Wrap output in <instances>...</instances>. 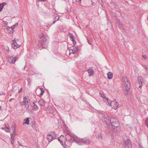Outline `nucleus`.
Segmentation results:
<instances>
[{"label":"nucleus","mask_w":148,"mask_h":148,"mask_svg":"<svg viewBox=\"0 0 148 148\" xmlns=\"http://www.w3.org/2000/svg\"><path fill=\"white\" fill-rule=\"evenodd\" d=\"M47 40L45 38H44V39L40 40L37 44L38 48L42 47L43 48L47 49Z\"/></svg>","instance_id":"1"},{"label":"nucleus","mask_w":148,"mask_h":148,"mask_svg":"<svg viewBox=\"0 0 148 148\" xmlns=\"http://www.w3.org/2000/svg\"><path fill=\"white\" fill-rule=\"evenodd\" d=\"M123 86L127 90H129L130 85L127 78L125 76H124L123 77Z\"/></svg>","instance_id":"2"},{"label":"nucleus","mask_w":148,"mask_h":148,"mask_svg":"<svg viewBox=\"0 0 148 148\" xmlns=\"http://www.w3.org/2000/svg\"><path fill=\"white\" fill-rule=\"evenodd\" d=\"M124 146L125 148H131L132 146L131 142L129 139L127 138L126 140L124 139Z\"/></svg>","instance_id":"3"},{"label":"nucleus","mask_w":148,"mask_h":148,"mask_svg":"<svg viewBox=\"0 0 148 148\" xmlns=\"http://www.w3.org/2000/svg\"><path fill=\"white\" fill-rule=\"evenodd\" d=\"M68 136H70L71 137L70 139L68 140V141L69 142L71 143V142H75L79 145H82L81 143L80 142H78L74 139L72 137V136L70 134V133H67V135H66V140L67 138H68Z\"/></svg>","instance_id":"4"},{"label":"nucleus","mask_w":148,"mask_h":148,"mask_svg":"<svg viewBox=\"0 0 148 148\" xmlns=\"http://www.w3.org/2000/svg\"><path fill=\"white\" fill-rule=\"evenodd\" d=\"M70 50H71L73 54L77 53L78 51V48L73 45L70 48Z\"/></svg>","instance_id":"5"},{"label":"nucleus","mask_w":148,"mask_h":148,"mask_svg":"<svg viewBox=\"0 0 148 148\" xmlns=\"http://www.w3.org/2000/svg\"><path fill=\"white\" fill-rule=\"evenodd\" d=\"M16 57H13V56H11L8 58V61L9 62L14 64L16 61Z\"/></svg>","instance_id":"6"},{"label":"nucleus","mask_w":148,"mask_h":148,"mask_svg":"<svg viewBox=\"0 0 148 148\" xmlns=\"http://www.w3.org/2000/svg\"><path fill=\"white\" fill-rule=\"evenodd\" d=\"M82 142L86 145H89L90 143V140L87 138L85 137L82 139Z\"/></svg>","instance_id":"7"},{"label":"nucleus","mask_w":148,"mask_h":148,"mask_svg":"<svg viewBox=\"0 0 148 148\" xmlns=\"http://www.w3.org/2000/svg\"><path fill=\"white\" fill-rule=\"evenodd\" d=\"M111 125L112 127L114 129H115V127H117L119 125V123L117 120H116V121H114V122Z\"/></svg>","instance_id":"8"},{"label":"nucleus","mask_w":148,"mask_h":148,"mask_svg":"<svg viewBox=\"0 0 148 148\" xmlns=\"http://www.w3.org/2000/svg\"><path fill=\"white\" fill-rule=\"evenodd\" d=\"M138 79L139 84L140 85L139 86V88H141L142 87L141 85L143 84V79L141 77L138 76Z\"/></svg>","instance_id":"9"},{"label":"nucleus","mask_w":148,"mask_h":148,"mask_svg":"<svg viewBox=\"0 0 148 148\" xmlns=\"http://www.w3.org/2000/svg\"><path fill=\"white\" fill-rule=\"evenodd\" d=\"M88 73H89V76H92L93 75L94 70L92 67L90 68L89 69L87 70Z\"/></svg>","instance_id":"10"},{"label":"nucleus","mask_w":148,"mask_h":148,"mask_svg":"<svg viewBox=\"0 0 148 148\" xmlns=\"http://www.w3.org/2000/svg\"><path fill=\"white\" fill-rule=\"evenodd\" d=\"M102 116L103 118V120L107 124L109 123V119L108 116L106 117L104 114H103Z\"/></svg>","instance_id":"11"},{"label":"nucleus","mask_w":148,"mask_h":148,"mask_svg":"<svg viewBox=\"0 0 148 148\" xmlns=\"http://www.w3.org/2000/svg\"><path fill=\"white\" fill-rule=\"evenodd\" d=\"M38 103L42 106L44 107L45 106V101L42 99H40L38 101Z\"/></svg>","instance_id":"12"},{"label":"nucleus","mask_w":148,"mask_h":148,"mask_svg":"<svg viewBox=\"0 0 148 148\" xmlns=\"http://www.w3.org/2000/svg\"><path fill=\"white\" fill-rule=\"evenodd\" d=\"M7 30L8 33H10L11 34H12L13 33V29L11 27H8L7 28Z\"/></svg>","instance_id":"13"},{"label":"nucleus","mask_w":148,"mask_h":148,"mask_svg":"<svg viewBox=\"0 0 148 148\" xmlns=\"http://www.w3.org/2000/svg\"><path fill=\"white\" fill-rule=\"evenodd\" d=\"M87 40L88 42V43L90 45H91L92 44V43L93 42V40L92 38L91 37H88L87 38Z\"/></svg>","instance_id":"14"},{"label":"nucleus","mask_w":148,"mask_h":148,"mask_svg":"<svg viewBox=\"0 0 148 148\" xmlns=\"http://www.w3.org/2000/svg\"><path fill=\"white\" fill-rule=\"evenodd\" d=\"M113 104L114 105V106H113V108L115 110L118 107L119 103L118 102H114V101L113 102Z\"/></svg>","instance_id":"15"},{"label":"nucleus","mask_w":148,"mask_h":148,"mask_svg":"<svg viewBox=\"0 0 148 148\" xmlns=\"http://www.w3.org/2000/svg\"><path fill=\"white\" fill-rule=\"evenodd\" d=\"M108 78V79H112L113 77V74L111 72H109L107 74Z\"/></svg>","instance_id":"16"},{"label":"nucleus","mask_w":148,"mask_h":148,"mask_svg":"<svg viewBox=\"0 0 148 148\" xmlns=\"http://www.w3.org/2000/svg\"><path fill=\"white\" fill-rule=\"evenodd\" d=\"M47 138L48 139V141L49 142L51 141L52 139H53V137L51 136L50 134H48L47 136Z\"/></svg>","instance_id":"17"},{"label":"nucleus","mask_w":148,"mask_h":148,"mask_svg":"<svg viewBox=\"0 0 148 148\" xmlns=\"http://www.w3.org/2000/svg\"><path fill=\"white\" fill-rule=\"evenodd\" d=\"M50 134L53 139H54L57 136V134L56 133L54 132H51Z\"/></svg>","instance_id":"18"},{"label":"nucleus","mask_w":148,"mask_h":148,"mask_svg":"<svg viewBox=\"0 0 148 148\" xmlns=\"http://www.w3.org/2000/svg\"><path fill=\"white\" fill-rule=\"evenodd\" d=\"M105 100L106 102H107L108 103V105H109L110 106H112V101H111L110 100H109L108 98H106Z\"/></svg>","instance_id":"19"},{"label":"nucleus","mask_w":148,"mask_h":148,"mask_svg":"<svg viewBox=\"0 0 148 148\" xmlns=\"http://www.w3.org/2000/svg\"><path fill=\"white\" fill-rule=\"evenodd\" d=\"M40 90L41 92L39 95L40 97H41L43 94V93L45 92V91L44 90L43 88H40Z\"/></svg>","instance_id":"20"},{"label":"nucleus","mask_w":148,"mask_h":148,"mask_svg":"<svg viewBox=\"0 0 148 148\" xmlns=\"http://www.w3.org/2000/svg\"><path fill=\"white\" fill-rule=\"evenodd\" d=\"M29 118H27L26 119H24V121H25V122L24 123L25 124H27V125L29 124Z\"/></svg>","instance_id":"21"},{"label":"nucleus","mask_w":148,"mask_h":148,"mask_svg":"<svg viewBox=\"0 0 148 148\" xmlns=\"http://www.w3.org/2000/svg\"><path fill=\"white\" fill-rule=\"evenodd\" d=\"M117 21L118 22H117V24L118 25L119 28H122L123 25L122 23L121 22H120L119 20H118Z\"/></svg>","instance_id":"22"},{"label":"nucleus","mask_w":148,"mask_h":148,"mask_svg":"<svg viewBox=\"0 0 148 148\" xmlns=\"http://www.w3.org/2000/svg\"><path fill=\"white\" fill-rule=\"evenodd\" d=\"M5 3H3L2 4L0 3V12H1L2 11L4 6L5 5Z\"/></svg>","instance_id":"23"},{"label":"nucleus","mask_w":148,"mask_h":148,"mask_svg":"<svg viewBox=\"0 0 148 148\" xmlns=\"http://www.w3.org/2000/svg\"><path fill=\"white\" fill-rule=\"evenodd\" d=\"M20 104L22 106H24L25 105V107L27 108H29L28 105H27V104H26L25 102L24 101H23L21 102L20 103Z\"/></svg>","instance_id":"24"},{"label":"nucleus","mask_w":148,"mask_h":148,"mask_svg":"<svg viewBox=\"0 0 148 148\" xmlns=\"http://www.w3.org/2000/svg\"><path fill=\"white\" fill-rule=\"evenodd\" d=\"M68 35L69 36L70 38L72 40L75 39V37L74 36L73 34L70 33H69Z\"/></svg>","instance_id":"25"},{"label":"nucleus","mask_w":148,"mask_h":148,"mask_svg":"<svg viewBox=\"0 0 148 148\" xmlns=\"http://www.w3.org/2000/svg\"><path fill=\"white\" fill-rule=\"evenodd\" d=\"M16 128V125L15 124L13 125L12 127V130H13V132H15Z\"/></svg>","instance_id":"26"},{"label":"nucleus","mask_w":148,"mask_h":148,"mask_svg":"<svg viewBox=\"0 0 148 148\" xmlns=\"http://www.w3.org/2000/svg\"><path fill=\"white\" fill-rule=\"evenodd\" d=\"M116 120L117 119L114 118H112L110 119V120H109V122L111 123V125L114 122V121H116Z\"/></svg>","instance_id":"27"},{"label":"nucleus","mask_w":148,"mask_h":148,"mask_svg":"<svg viewBox=\"0 0 148 148\" xmlns=\"http://www.w3.org/2000/svg\"><path fill=\"white\" fill-rule=\"evenodd\" d=\"M15 132H13L12 134H11V140H14L15 136Z\"/></svg>","instance_id":"28"},{"label":"nucleus","mask_w":148,"mask_h":148,"mask_svg":"<svg viewBox=\"0 0 148 148\" xmlns=\"http://www.w3.org/2000/svg\"><path fill=\"white\" fill-rule=\"evenodd\" d=\"M38 109V106L34 104V105L33 107V110H36Z\"/></svg>","instance_id":"29"},{"label":"nucleus","mask_w":148,"mask_h":148,"mask_svg":"<svg viewBox=\"0 0 148 148\" xmlns=\"http://www.w3.org/2000/svg\"><path fill=\"white\" fill-rule=\"evenodd\" d=\"M142 66L145 69V72L148 73V68L145 65L143 64Z\"/></svg>","instance_id":"30"},{"label":"nucleus","mask_w":148,"mask_h":148,"mask_svg":"<svg viewBox=\"0 0 148 148\" xmlns=\"http://www.w3.org/2000/svg\"><path fill=\"white\" fill-rule=\"evenodd\" d=\"M17 44H15L12 43V47L14 49H16L18 47L17 46Z\"/></svg>","instance_id":"31"},{"label":"nucleus","mask_w":148,"mask_h":148,"mask_svg":"<svg viewBox=\"0 0 148 148\" xmlns=\"http://www.w3.org/2000/svg\"><path fill=\"white\" fill-rule=\"evenodd\" d=\"M62 137L64 138V139L66 140V138L65 137H64V136L63 135H62L58 138V140L60 141V142L62 141V140H61V138Z\"/></svg>","instance_id":"32"},{"label":"nucleus","mask_w":148,"mask_h":148,"mask_svg":"<svg viewBox=\"0 0 148 148\" xmlns=\"http://www.w3.org/2000/svg\"><path fill=\"white\" fill-rule=\"evenodd\" d=\"M26 103L27 104V105H28L29 106V104L30 103V100L29 99L28 97H27V100L26 101Z\"/></svg>","instance_id":"33"},{"label":"nucleus","mask_w":148,"mask_h":148,"mask_svg":"<svg viewBox=\"0 0 148 148\" xmlns=\"http://www.w3.org/2000/svg\"><path fill=\"white\" fill-rule=\"evenodd\" d=\"M39 37L40 38H42V39H44V38H46L45 37L44 34L43 33H42L40 35H39Z\"/></svg>","instance_id":"34"},{"label":"nucleus","mask_w":148,"mask_h":148,"mask_svg":"<svg viewBox=\"0 0 148 148\" xmlns=\"http://www.w3.org/2000/svg\"><path fill=\"white\" fill-rule=\"evenodd\" d=\"M2 129L3 130L5 129V131L7 132H9L10 131V129L7 127H6L5 128H2Z\"/></svg>","instance_id":"35"},{"label":"nucleus","mask_w":148,"mask_h":148,"mask_svg":"<svg viewBox=\"0 0 148 148\" xmlns=\"http://www.w3.org/2000/svg\"><path fill=\"white\" fill-rule=\"evenodd\" d=\"M100 96L103 98H105V99L106 98V97L105 95L103 93H101L100 92Z\"/></svg>","instance_id":"36"},{"label":"nucleus","mask_w":148,"mask_h":148,"mask_svg":"<svg viewBox=\"0 0 148 148\" xmlns=\"http://www.w3.org/2000/svg\"><path fill=\"white\" fill-rule=\"evenodd\" d=\"M145 125L148 128V117L147 118L145 121Z\"/></svg>","instance_id":"37"},{"label":"nucleus","mask_w":148,"mask_h":148,"mask_svg":"<svg viewBox=\"0 0 148 148\" xmlns=\"http://www.w3.org/2000/svg\"><path fill=\"white\" fill-rule=\"evenodd\" d=\"M75 3L76 4L78 3L80 4L81 3V1L79 0H75Z\"/></svg>","instance_id":"38"},{"label":"nucleus","mask_w":148,"mask_h":148,"mask_svg":"<svg viewBox=\"0 0 148 148\" xmlns=\"http://www.w3.org/2000/svg\"><path fill=\"white\" fill-rule=\"evenodd\" d=\"M27 100V97H25L23 98V101L25 102V103L26 104V101Z\"/></svg>","instance_id":"39"},{"label":"nucleus","mask_w":148,"mask_h":148,"mask_svg":"<svg viewBox=\"0 0 148 148\" xmlns=\"http://www.w3.org/2000/svg\"><path fill=\"white\" fill-rule=\"evenodd\" d=\"M60 143L62 146H64L65 144V143L64 141H61Z\"/></svg>","instance_id":"40"},{"label":"nucleus","mask_w":148,"mask_h":148,"mask_svg":"<svg viewBox=\"0 0 148 148\" xmlns=\"http://www.w3.org/2000/svg\"><path fill=\"white\" fill-rule=\"evenodd\" d=\"M18 24L17 23H16L15 24H14V25L13 26H12L11 27H12V28L14 29V27L17 26V25H18Z\"/></svg>","instance_id":"41"},{"label":"nucleus","mask_w":148,"mask_h":148,"mask_svg":"<svg viewBox=\"0 0 148 148\" xmlns=\"http://www.w3.org/2000/svg\"><path fill=\"white\" fill-rule=\"evenodd\" d=\"M143 57L145 60H146L147 59V56L146 55H143Z\"/></svg>","instance_id":"42"},{"label":"nucleus","mask_w":148,"mask_h":148,"mask_svg":"<svg viewBox=\"0 0 148 148\" xmlns=\"http://www.w3.org/2000/svg\"><path fill=\"white\" fill-rule=\"evenodd\" d=\"M126 91H125V94L126 95H128V91L129 90H126Z\"/></svg>","instance_id":"43"},{"label":"nucleus","mask_w":148,"mask_h":148,"mask_svg":"<svg viewBox=\"0 0 148 148\" xmlns=\"http://www.w3.org/2000/svg\"><path fill=\"white\" fill-rule=\"evenodd\" d=\"M72 41H73V43L74 45H75L76 44V42L75 40V39L72 40Z\"/></svg>","instance_id":"44"},{"label":"nucleus","mask_w":148,"mask_h":148,"mask_svg":"<svg viewBox=\"0 0 148 148\" xmlns=\"http://www.w3.org/2000/svg\"><path fill=\"white\" fill-rule=\"evenodd\" d=\"M3 23L5 25H6V26H7V25L8 24V23L7 21H3Z\"/></svg>","instance_id":"45"},{"label":"nucleus","mask_w":148,"mask_h":148,"mask_svg":"<svg viewBox=\"0 0 148 148\" xmlns=\"http://www.w3.org/2000/svg\"><path fill=\"white\" fill-rule=\"evenodd\" d=\"M15 100V99L14 98H12L11 99H10L9 100V102H11L13 100Z\"/></svg>","instance_id":"46"},{"label":"nucleus","mask_w":148,"mask_h":148,"mask_svg":"<svg viewBox=\"0 0 148 148\" xmlns=\"http://www.w3.org/2000/svg\"><path fill=\"white\" fill-rule=\"evenodd\" d=\"M13 43H14V44H15L16 43V44H17V43H16V41L15 40V39L13 40Z\"/></svg>","instance_id":"47"},{"label":"nucleus","mask_w":148,"mask_h":148,"mask_svg":"<svg viewBox=\"0 0 148 148\" xmlns=\"http://www.w3.org/2000/svg\"><path fill=\"white\" fill-rule=\"evenodd\" d=\"M100 137L101 138H102V134H100L99 135V137Z\"/></svg>","instance_id":"48"},{"label":"nucleus","mask_w":148,"mask_h":148,"mask_svg":"<svg viewBox=\"0 0 148 148\" xmlns=\"http://www.w3.org/2000/svg\"><path fill=\"white\" fill-rule=\"evenodd\" d=\"M99 3L100 4H101L102 3V0H98Z\"/></svg>","instance_id":"49"},{"label":"nucleus","mask_w":148,"mask_h":148,"mask_svg":"<svg viewBox=\"0 0 148 148\" xmlns=\"http://www.w3.org/2000/svg\"><path fill=\"white\" fill-rule=\"evenodd\" d=\"M22 91V88H21L18 91V93H20V92H21Z\"/></svg>","instance_id":"50"},{"label":"nucleus","mask_w":148,"mask_h":148,"mask_svg":"<svg viewBox=\"0 0 148 148\" xmlns=\"http://www.w3.org/2000/svg\"><path fill=\"white\" fill-rule=\"evenodd\" d=\"M27 81H28V82L30 83L31 82V80H30V78H28L27 79Z\"/></svg>","instance_id":"51"},{"label":"nucleus","mask_w":148,"mask_h":148,"mask_svg":"<svg viewBox=\"0 0 148 148\" xmlns=\"http://www.w3.org/2000/svg\"><path fill=\"white\" fill-rule=\"evenodd\" d=\"M59 19V17L58 16V18H57V20H58V19ZM56 20H55V21H53V23H54H54H55V22H56Z\"/></svg>","instance_id":"52"},{"label":"nucleus","mask_w":148,"mask_h":148,"mask_svg":"<svg viewBox=\"0 0 148 148\" xmlns=\"http://www.w3.org/2000/svg\"><path fill=\"white\" fill-rule=\"evenodd\" d=\"M11 143H12V145H13V143H14L13 140H11Z\"/></svg>","instance_id":"53"},{"label":"nucleus","mask_w":148,"mask_h":148,"mask_svg":"<svg viewBox=\"0 0 148 148\" xmlns=\"http://www.w3.org/2000/svg\"><path fill=\"white\" fill-rule=\"evenodd\" d=\"M5 95V92H4V93H2V94H0V95Z\"/></svg>","instance_id":"54"},{"label":"nucleus","mask_w":148,"mask_h":148,"mask_svg":"<svg viewBox=\"0 0 148 148\" xmlns=\"http://www.w3.org/2000/svg\"><path fill=\"white\" fill-rule=\"evenodd\" d=\"M7 48H8V49H6V51H9V48L7 47Z\"/></svg>","instance_id":"55"},{"label":"nucleus","mask_w":148,"mask_h":148,"mask_svg":"<svg viewBox=\"0 0 148 148\" xmlns=\"http://www.w3.org/2000/svg\"><path fill=\"white\" fill-rule=\"evenodd\" d=\"M92 2V5H93V4H94V2Z\"/></svg>","instance_id":"56"},{"label":"nucleus","mask_w":148,"mask_h":148,"mask_svg":"<svg viewBox=\"0 0 148 148\" xmlns=\"http://www.w3.org/2000/svg\"><path fill=\"white\" fill-rule=\"evenodd\" d=\"M19 143V145H21V146H22V145L21 144H20V143Z\"/></svg>","instance_id":"57"},{"label":"nucleus","mask_w":148,"mask_h":148,"mask_svg":"<svg viewBox=\"0 0 148 148\" xmlns=\"http://www.w3.org/2000/svg\"><path fill=\"white\" fill-rule=\"evenodd\" d=\"M1 107L0 106V110H1Z\"/></svg>","instance_id":"58"},{"label":"nucleus","mask_w":148,"mask_h":148,"mask_svg":"<svg viewBox=\"0 0 148 148\" xmlns=\"http://www.w3.org/2000/svg\"><path fill=\"white\" fill-rule=\"evenodd\" d=\"M114 8H115V7H113V8H112V9H114Z\"/></svg>","instance_id":"59"},{"label":"nucleus","mask_w":148,"mask_h":148,"mask_svg":"<svg viewBox=\"0 0 148 148\" xmlns=\"http://www.w3.org/2000/svg\"><path fill=\"white\" fill-rule=\"evenodd\" d=\"M91 1L92 2V0H91Z\"/></svg>","instance_id":"60"},{"label":"nucleus","mask_w":148,"mask_h":148,"mask_svg":"<svg viewBox=\"0 0 148 148\" xmlns=\"http://www.w3.org/2000/svg\"><path fill=\"white\" fill-rule=\"evenodd\" d=\"M64 148H66V147H65L64 146Z\"/></svg>","instance_id":"61"},{"label":"nucleus","mask_w":148,"mask_h":148,"mask_svg":"<svg viewBox=\"0 0 148 148\" xmlns=\"http://www.w3.org/2000/svg\"><path fill=\"white\" fill-rule=\"evenodd\" d=\"M80 0V1H81H81H82V0Z\"/></svg>","instance_id":"62"},{"label":"nucleus","mask_w":148,"mask_h":148,"mask_svg":"<svg viewBox=\"0 0 148 148\" xmlns=\"http://www.w3.org/2000/svg\"><path fill=\"white\" fill-rule=\"evenodd\" d=\"M147 20H148V16H147Z\"/></svg>","instance_id":"63"},{"label":"nucleus","mask_w":148,"mask_h":148,"mask_svg":"<svg viewBox=\"0 0 148 148\" xmlns=\"http://www.w3.org/2000/svg\"><path fill=\"white\" fill-rule=\"evenodd\" d=\"M17 45H18V46H19V45H18L17 44Z\"/></svg>","instance_id":"64"}]
</instances>
